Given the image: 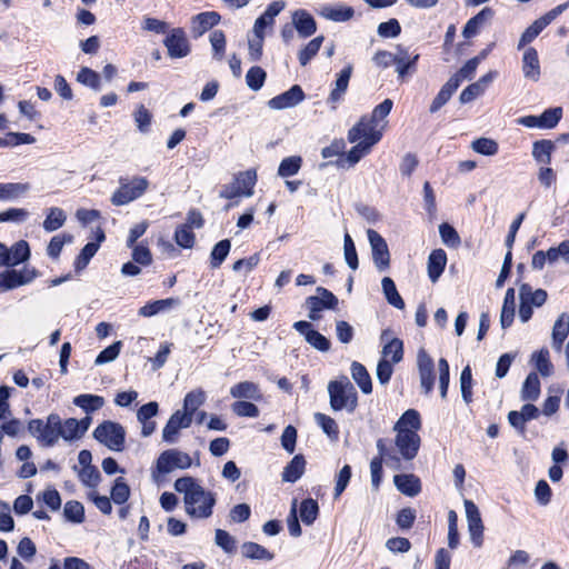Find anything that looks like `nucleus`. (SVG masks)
<instances>
[{
  "instance_id": "nucleus-56",
  "label": "nucleus",
  "mask_w": 569,
  "mask_h": 569,
  "mask_svg": "<svg viewBox=\"0 0 569 569\" xmlns=\"http://www.w3.org/2000/svg\"><path fill=\"white\" fill-rule=\"evenodd\" d=\"M209 40H210V43L212 47L213 58L218 61H221L224 57L226 42H227L223 31L222 30L212 31L209 37Z\"/></svg>"
},
{
  "instance_id": "nucleus-41",
  "label": "nucleus",
  "mask_w": 569,
  "mask_h": 569,
  "mask_svg": "<svg viewBox=\"0 0 569 569\" xmlns=\"http://www.w3.org/2000/svg\"><path fill=\"white\" fill-rule=\"evenodd\" d=\"M206 401V392L202 389H196L188 392L183 399V409L182 412L189 415L191 420L193 419V415L198 410L200 406H202Z\"/></svg>"
},
{
  "instance_id": "nucleus-38",
  "label": "nucleus",
  "mask_w": 569,
  "mask_h": 569,
  "mask_svg": "<svg viewBox=\"0 0 569 569\" xmlns=\"http://www.w3.org/2000/svg\"><path fill=\"white\" fill-rule=\"evenodd\" d=\"M66 220L67 214L61 208L51 207L47 210L42 227L47 232H53L60 229L66 223Z\"/></svg>"
},
{
  "instance_id": "nucleus-46",
  "label": "nucleus",
  "mask_w": 569,
  "mask_h": 569,
  "mask_svg": "<svg viewBox=\"0 0 569 569\" xmlns=\"http://www.w3.org/2000/svg\"><path fill=\"white\" fill-rule=\"evenodd\" d=\"M316 291L317 296H310L307 299L317 300L318 309L322 311L323 309L336 310L338 308L339 300L331 291L322 287H318Z\"/></svg>"
},
{
  "instance_id": "nucleus-59",
  "label": "nucleus",
  "mask_w": 569,
  "mask_h": 569,
  "mask_svg": "<svg viewBox=\"0 0 569 569\" xmlns=\"http://www.w3.org/2000/svg\"><path fill=\"white\" fill-rule=\"evenodd\" d=\"M77 80L86 87H89L93 90H100V76L90 68H81L77 74Z\"/></svg>"
},
{
  "instance_id": "nucleus-54",
  "label": "nucleus",
  "mask_w": 569,
  "mask_h": 569,
  "mask_svg": "<svg viewBox=\"0 0 569 569\" xmlns=\"http://www.w3.org/2000/svg\"><path fill=\"white\" fill-rule=\"evenodd\" d=\"M323 37L319 36L313 38L307 46L299 52L298 59L301 66H306L320 50L323 42Z\"/></svg>"
},
{
  "instance_id": "nucleus-33",
  "label": "nucleus",
  "mask_w": 569,
  "mask_h": 569,
  "mask_svg": "<svg viewBox=\"0 0 569 569\" xmlns=\"http://www.w3.org/2000/svg\"><path fill=\"white\" fill-rule=\"evenodd\" d=\"M569 335V315L561 313L552 328V347L560 350L563 341Z\"/></svg>"
},
{
  "instance_id": "nucleus-15",
  "label": "nucleus",
  "mask_w": 569,
  "mask_h": 569,
  "mask_svg": "<svg viewBox=\"0 0 569 569\" xmlns=\"http://www.w3.org/2000/svg\"><path fill=\"white\" fill-rule=\"evenodd\" d=\"M468 531L472 545L480 548L483 543V523L478 507L471 500H465Z\"/></svg>"
},
{
  "instance_id": "nucleus-1",
  "label": "nucleus",
  "mask_w": 569,
  "mask_h": 569,
  "mask_svg": "<svg viewBox=\"0 0 569 569\" xmlns=\"http://www.w3.org/2000/svg\"><path fill=\"white\" fill-rule=\"evenodd\" d=\"M393 102L385 99L375 107L371 114L362 116L359 121L349 130L348 140L350 142H362L372 148L377 144L387 128V117L392 109Z\"/></svg>"
},
{
  "instance_id": "nucleus-24",
  "label": "nucleus",
  "mask_w": 569,
  "mask_h": 569,
  "mask_svg": "<svg viewBox=\"0 0 569 569\" xmlns=\"http://www.w3.org/2000/svg\"><path fill=\"white\" fill-rule=\"evenodd\" d=\"M292 23L298 33L303 38L312 36L317 30L315 19L309 12H307L303 9L293 12Z\"/></svg>"
},
{
  "instance_id": "nucleus-23",
  "label": "nucleus",
  "mask_w": 569,
  "mask_h": 569,
  "mask_svg": "<svg viewBox=\"0 0 569 569\" xmlns=\"http://www.w3.org/2000/svg\"><path fill=\"white\" fill-rule=\"evenodd\" d=\"M522 72L528 80L537 82L540 79L541 69L538 52L535 48L529 47L522 56Z\"/></svg>"
},
{
  "instance_id": "nucleus-7",
  "label": "nucleus",
  "mask_w": 569,
  "mask_h": 569,
  "mask_svg": "<svg viewBox=\"0 0 569 569\" xmlns=\"http://www.w3.org/2000/svg\"><path fill=\"white\" fill-rule=\"evenodd\" d=\"M93 437L110 450L122 451L124 448L126 431L118 422L103 421L94 429Z\"/></svg>"
},
{
  "instance_id": "nucleus-48",
  "label": "nucleus",
  "mask_w": 569,
  "mask_h": 569,
  "mask_svg": "<svg viewBox=\"0 0 569 569\" xmlns=\"http://www.w3.org/2000/svg\"><path fill=\"white\" fill-rule=\"evenodd\" d=\"M241 552L246 558L256 560H272L273 553L256 542H244Z\"/></svg>"
},
{
  "instance_id": "nucleus-58",
  "label": "nucleus",
  "mask_w": 569,
  "mask_h": 569,
  "mask_svg": "<svg viewBox=\"0 0 569 569\" xmlns=\"http://www.w3.org/2000/svg\"><path fill=\"white\" fill-rule=\"evenodd\" d=\"M266 77H267V73L262 68H260L258 66L251 67L246 74L247 86L251 90L258 91L259 89L262 88Z\"/></svg>"
},
{
  "instance_id": "nucleus-2",
  "label": "nucleus",
  "mask_w": 569,
  "mask_h": 569,
  "mask_svg": "<svg viewBox=\"0 0 569 569\" xmlns=\"http://www.w3.org/2000/svg\"><path fill=\"white\" fill-rule=\"evenodd\" d=\"M174 489L183 495L186 512L197 519H207L213 512L216 496L206 490L194 478L181 477L174 481Z\"/></svg>"
},
{
  "instance_id": "nucleus-40",
  "label": "nucleus",
  "mask_w": 569,
  "mask_h": 569,
  "mask_svg": "<svg viewBox=\"0 0 569 569\" xmlns=\"http://www.w3.org/2000/svg\"><path fill=\"white\" fill-rule=\"evenodd\" d=\"M458 89L457 79H449L440 89L432 103L430 104V112H437L442 106H445L453 92Z\"/></svg>"
},
{
  "instance_id": "nucleus-57",
  "label": "nucleus",
  "mask_w": 569,
  "mask_h": 569,
  "mask_svg": "<svg viewBox=\"0 0 569 569\" xmlns=\"http://www.w3.org/2000/svg\"><path fill=\"white\" fill-rule=\"evenodd\" d=\"M472 372L469 366L465 367L460 375V389L463 401L469 405L472 401Z\"/></svg>"
},
{
  "instance_id": "nucleus-43",
  "label": "nucleus",
  "mask_w": 569,
  "mask_h": 569,
  "mask_svg": "<svg viewBox=\"0 0 569 569\" xmlns=\"http://www.w3.org/2000/svg\"><path fill=\"white\" fill-rule=\"evenodd\" d=\"M555 143L551 140L536 141L532 146V157L540 163L549 164Z\"/></svg>"
},
{
  "instance_id": "nucleus-19",
  "label": "nucleus",
  "mask_w": 569,
  "mask_h": 569,
  "mask_svg": "<svg viewBox=\"0 0 569 569\" xmlns=\"http://www.w3.org/2000/svg\"><path fill=\"white\" fill-rule=\"evenodd\" d=\"M417 366L421 388L423 389L425 393L428 395L432 391L435 386V365L431 357L423 349H420L418 352Z\"/></svg>"
},
{
  "instance_id": "nucleus-61",
  "label": "nucleus",
  "mask_w": 569,
  "mask_h": 569,
  "mask_svg": "<svg viewBox=\"0 0 569 569\" xmlns=\"http://www.w3.org/2000/svg\"><path fill=\"white\" fill-rule=\"evenodd\" d=\"M73 241L72 234H58L51 238L48 247L47 253L49 257L56 259L60 256L61 250L66 243H71Z\"/></svg>"
},
{
  "instance_id": "nucleus-11",
  "label": "nucleus",
  "mask_w": 569,
  "mask_h": 569,
  "mask_svg": "<svg viewBox=\"0 0 569 569\" xmlns=\"http://www.w3.org/2000/svg\"><path fill=\"white\" fill-rule=\"evenodd\" d=\"M38 277L34 268L7 269L0 272V291H9L32 282Z\"/></svg>"
},
{
  "instance_id": "nucleus-64",
  "label": "nucleus",
  "mask_w": 569,
  "mask_h": 569,
  "mask_svg": "<svg viewBox=\"0 0 569 569\" xmlns=\"http://www.w3.org/2000/svg\"><path fill=\"white\" fill-rule=\"evenodd\" d=\"M99 243L88 242L76 258L74 268L76 270H82L87 267L91 258L97 253Z\"/></svg>"
},
{
  "instance_id": "nucleus-27",
  "label": "nucleus",
  "mask_w": 569,
  "mask_h": 569,
  "mask_svg": "<svg viewBox=\"0 0 569 569\" xmlns=\"http://www.w3.org/2000/svg\"><path fill=\"white\" fill-rule=\"evenodd\" d=\"M353 9L351 7L345 4L337 6H323L319 9V14L325 19L336 21V22H345L350 20L353 17Z\"/></svg>"
},
{
  "instance_id": "nucleus-4",
  "label": "nucleus",
  "mask_w": 569,
  "mask_h": 569,
  "mask_svg": "<svg viewBox=\"0 0 569 569\" xmlns=\"http://www.w3.org/2000/svg\"><path fill=\"white\" fill-rule=\"evenodd\" d=\"M330 407L333 411L346 410L352 413L358 406V395L348 377L341 376L328 383Z\"/></svg>"
},
{
  "instance_id": "nucleus-16",
  "label": "nucleus",
  "mask_w": 569,
  "mask_h": 569,
  "mask_svg": "<svg viewBox=\"0 0 569 569\" xmlns=\"http://www.w3.org/2000/svg\"><path fill=\"white\" fill-rule=\"evenodd\" d=\"M419 53L410 52L408 48L397 46L393 64L396 66V72L400 79H405L407 76L412 74L416 71V66L419 60Z\"/></svg>"
},
{
  "instance_id": "nucleus-53",
  "label": "nucleus",
  "mask_w": 569,
  "mask_h": 569,
  "mask_svg": "<svg viewBox=\"0 0 569 569\" xmlns=\"http://www.w3.org/2000/svg\"><path fill=\"white\" fill-rule=\"evenodd\" d=\"M231 242L223 239L214 244L210 253V264L212 268H219L229 254Z\"/></svg>"
},
{
  "instance_id": "nucleus-22",
  "label": "nucleus",
  "mask_w": 569,
  "mask_h": 569,
  "mask_svg": "<svg viewBox=\"0 0 569 569\" xmlns=\"http://www.w3.org/2000/svg\"><path fill=\"white\" fill-rule=\"evenodd\" d=\"M305 99V92L300 86L295 84L268 101V107L273 110H282L299 104Z\"/></svg>"
},
{
  "instance_id": "nucleus-44",
  "label": "nucleus",
  "mask_w": 569,
  "mask_h": 569,
  "mask_svg": "<svg viewBox=\"0 0 569 569\" xmlns=\"http://www.w3.org/2000/svg\"><path fill=\"white\" fill-rule=\"evenodd\" d=\"M531 361L536 369L542 377H549L553 372V366L550 362L549 351L547 349H540L531 356Z\"/></svg>"
},
{
  "instance_id": "nucleus-6",
  "label": "nucleus",
  "mask_w": 569,
  "mask_h": 569,
  "mask_svg": "<svg viewBox=\"0 0 569 569\" xmlns=\"http://www.w3.org/2000/svg\"><path fill=\"white\" fill-rule=\"evenodd\" d=\"M28 431L42 447H53L60 439L59 415L50 413L46 420L31 419L28 422Z\"/></svg>"
},
{
  "instance_id": "nucleus-8",
  "label": "nucleus",
  "mask_w": 569,
  "mask_h": 569,
  "mask_svg": "<svg viewBox=\"0 0 569 569\" xmlns=\"http://www.w3.org/2000/svg\"><path fill=\"white\" fill-rule=\"evenodd\" d=\"M378 457L373 458L370 462L371 483L375 489H378L382 480V462L392 469H400L401 460L391 450L386 447L383 439L377 441Z\"/></svg>"
},
{
  "instance_id": "nucleus-32",
  "label": "nucleus",
  "mask_w": 569,
  "mask_h": 569,
  "mask_svg": "<svg viewBox=\"0 0 569 569\" xmlns=\"http://www.w3.org/2000/svg\"><path fill=\"white\" fill-rule=\"evenodd\" d=\"M104 398L98 395L83 393L73 398V405L81 408L87 416L104 406Z\"/></svg>"
},
{
  "instance_id": "nucleus-25",
  "label": "nucleus",
  "mask_w": 569,
  "mask_h": 569,
  "mask_svg": "<svg viewBox=\"0 0 569 569\" xmlns=\"http://www.w3.org/2000/svg\"><path fill=\"white\" fill-rule=\"evenodd\" d=\"M447 264V253L442 249H435L428 257V277L431 282H437Z\"/></svg>"
},
{
  "instance_id": "nucleus-21",
  "label": "nucleus",
  "mask_w": 569,
  "mask_h": 569,
  "mask_svg": "<svg viewBox=\"0 0 569 569\" xmlns=\"http://www.w3.org/2000/svg\"><path fill=\"white\" fill-rule=\"evenodd\" d=\"M221 16L216 11H204L190 19V31L193 38L202 37L208 30L219 24Z\"/></svg>"
},
{
  "instance_id": "nucleus-17",
  "label": "nucleus",
  "mask_w": 569,
  "mask_h": 569,
  "mask_svg": "<svg viewBox=\"0 0 569 569\" xmlns=\"http://www.w3.org/2000/svg\"><path fill=\"white\" fill-rule=\"evenodd\" d=\"M191 423L192 420L189 415H186L182 410H177L171 415L162 430V440L167 443H176L179 431L189 428Z\"/></svg>"
},
{
  "instance_id": "nucleus-42",
  "label": "nucleus",
  "mask_w": 569,
  "mask_h": 569,
  "mask_svg": "<svg viewBox=\"0 0 569 569\" xmlns=\"http://www.w3.org/2000/svg\"><path fill=\"white\" fill-rule=\"evenodd\" d=\"M515 318V289L509 288L506 291L503 305L500 315V323L503 329L511 326Z\"/></svg>"
},
{
  "instance_id": "nucleus-10",
  "label": "nucleus",
  "mask_w": 569,
  "mask_h": 569,
  "mask_svg": "<svg viewBox=\"0 0 569 569\" xmlns=\"http://www.w3.org/2000/svg\"><path fill=\"white\" fill-rule=\"evenodd\" d=\"M149 181L144 177H134L128 182L120 181V187L112 194L111 202L114 206H124L140 198L148 189Z\"/></svg>"
},
{
  "instance_id": "nucleus-51",
  "label": "nucleus",
  "mask_w": 569,
  "mask_h": 569,
  "mask_svg": "<svg viewBox=\"0 0 569 569\" xmlns=\"http://www.w3.org/2000/svg\"><path fill=\"white\" fill-rule=\"evenodd\" d=\"M569 8V0L565 3H561L550 11H548L546 14L537 19L531 27L540 33L549 23H551L558 16H560L562 12H565Z\"/></svg>"
},
{
  "instance_id": "nucleus-18",
  "label": "nucleus",
  "mask_w": 569,
  "mask_h": 569,
  "mask_svg": "<svg viewBox=\"0 0 569 569\" xmlns=\"http://www.w3.org/2000/svg\"><path fill=\"white\" fill-rule=\"evenodd\" d=\"M353 71L351 63L347 64L339 73L333 83V88L327 98V104L330 106L331 110H336L338 103L343 99L349 86V81Z\"/></svg>"
},
{
  "instance_id": "nucleus-5",
  "label": "nucleus",
  "mask_w": 569,
  "mask_h": 569,
  "mask_svg": "<svg viewBox=\"0 0 569 569\" xmlns=\"http://www.w3.org/2000/svg\"><path fill=\"white\" fill-rule=\"evenodd\" d=\"M191 457L178 449H168L160 453L151 470L153 482L160 483L163 477L176 469H187L191 466Z\"/></svg>"
},
{
  "instance_id": "nucleus-12",
  "label": "nucleus",
  "mask_w": 569,
  "mask_h": 569,
  "mask_svg": "<svg viewBox=\"0 0 569 569\" xmlns=\"http://www.w3.org/2000/svg\"><path fill=\"white\" fill-rule=\"evenodd\" d=\"M91 422L92 418L90 416H86L80 420L76 418L62 420L59 416V437L67 442L80 440L90 428Z\"/></svg>"
},
{
  "instance_id": "nucleus-52",
  "label": "nucleus",
  "mask_w": 569,
  "mask_h": 569,
  "mask_svg": "<svg viewBox=\"0 0 569 569\" xmlns=\"http://www.w3.org/2000/svg\"><path fill=\"white\" fill-rule=\"evenodd\" d=\"M403 357V343L400 339L393 338L382 348V359H391L392 363H398Z\"/></svg>"
},
{
  "instance_id": "nucleus-26",
  "label": "nucleus",
  "mask_w": 569,
  "mask_h": 569,
  "mask_svg": "<svg viewBox=\"0 0 569 569\" xmlns=\"http://www.w3.org/2000/svg\"><path fill=\"white\" fill-rule=\"evenodd\" d=\"M393 482L397 489L408 496L416 497L421 491V483L417 476L410 475H396Z\"/></svg>"
},
{
  "instance_id": "nucleus-29",
  "label": "nucleus",
  "mask_w": 569,
  "mask_h": 569,
  "mask_svg": "<svg viewBox=\"0 0 569 569\" xmlns=\"http://www.w3.org/2000/svg\"><path fill=\"white\" fill-rule=\"evenodd\" d=\"M179 305V300L176 298H167L161 300H154L146 303L138 311L141 317H152L160 312L168 311Z\"/></svg>"
},
{
  "instance_id": "nucleus-37",
  "label": "nucleus",
  "mask_w": 569,
  "mask_h": 569,
  "mask_svg": "<svg viewBox=\"0 0 569 569\" xmlns=\"http://www.w3.org/2000/svg\"><path fill=\"white\" fill-rule=\"evenodd\" d=\"M306 460L303 456L297 455L284 467L282 472V480L287 482H296L305 472Z\"/></svg>"
},
{
  "instance_id": "nucleus-35",
  "label": "nucleus",
  "mask_w": 569,
  "mask_h": 569,
  "mask_svg": "<svg viewBox=\"0 0 569 569\" xmlns=\"http://www.w3.org/2000/svg\"><path fill=\"white\" fill-rule=\"evenodd\" d=\"M7 256L9 267H14L19 263L26 262L30 258V248L28 242L20 240L11 248H7Z\"/></svg>"
},
{
  "instance_id": "nucleus-49",
  "label": "nucleus",
  "mask_w": 569,
  "mask_h": 569,
  "mask_svg": "<svg viewBox=\"0 0 569 569\" xmlns=\"http://www.w3.org/2000/svg\"><path fill=\"white\" fill-rule=\"evenodd\" d=\"M302 166V158L300 156H291L281 160L278 168V176L281 178H289L299 172Z\"/></svg>"
},
{
  "instance_id": "nucleus-14",
  "label": "nucleus",
  "mask_w": 569,
  "mask_h": 569,
  "mask_svg": "<svg viewBox=\"0 0 569 569\" xmlns=\"http://www.w3.org/2000/svg\"><path fill=\"white\" fill-rule=\"evenodd\" d=\"M367 236L376 268L379 271L387 270L390 266V253L386 240L373 229H369Z\"/></svg>"
},
{
  "instance_id": "nucleus-20",
  "label": "nucleus",
  "mask_w": 569,
  "mask_h": 569,
  "mask_svg": "<svg viewBox=\"0 0 569 569\" xmlns=\"http://www.w3.org/2000/svg\"><path fill=\"white\" fill-rule=\"evenodd\" d=\"M293 328L305 337L306 341L315 349L327 352L330 349V341L320 332L312 328L308 321L300 320L293 323Z\"/></svg>"
},
{
  "instance_id": "nucleus-28",
  "label": "nucleus",
  "mask_w": 569,
  "mask_h": 569,
  "mask_svg": "<svg viewBox=\"0 0 569 569\" xmlns=\"http://www.w3.org/2000/svg\"><path fill=\"white\" fill-rule=\"evenodd\" d=\"M519 298L531 307L539 308L547 301L548 293L543 289H533L530 284L522 283L519 288Z\"/></svg>"
},
{
  "instance_id": "nucleus-31",
  "label": "nucleus",
  "mask_w": 569,
  "mask_h": 569,
  "mask_svg": "<svg viewBox=\"0 0 569 569\" xmlns=\"http://www.w3.org/2000/svg\"><path fill=\"white\" fill-rule=\"evenodd\" d=\"M492 14L493 12L490 8H483L475 17L468 20L462 30V36L467 39L475 37Z\"/></svg>"
},
{
  "instance_id": "nucleus-9",
  "label": "nucleus",
  "mask_w": 569,
  "mask_h": 569,
  "mask_svg": "<svg viewBox=\"0 0 569 569\" xmlns=\"http://www.w3.org/2000/svg\"><path fill=\"white\" fill-rule=\"evenodd\" d=\"M256 182V170L250 169L243 172H239L231 183L222 187L220 197L226 199H233L237 197H251L253 194Z\"/></svg>"
},
{
  "instance_id": "nucleus-30",
  "label": "nucleus",
  "mask_w": 569,
  "mask_h": 569,
  "mask_svg": "<svg viewBox=\"0 0 569 569\" xmlns=\"http://www.w3.org/2000/svg\"><path fill=\"white\" fill-rule=\"evenodd\" d=\"M350 373H351V377L355 380V382L358 385V387L365 395L371 393V391H372L371 377L362 363H360L358 361H353L350 367Z\"/></svg>"
},
{
  "instance_id": "nucleus-47",
  "label": "nucleus",
  "mask_w": 569,
  "mask_h": 569,
  "mask_svg": "<svg viewBox=\"0 0 569 569\" xmlns=\"http://www.w3.org/2000/svg\"><path fill=\"white\" fill-rule=\"evenodd\" d=\"M381 286L387 301L398 309H403L405 302L399 295L393 280L389 277H385L381 281Z\"/></svg>"
},
{
  "instance_id": "nucleus-45",
  "label": "nucleus",
  "mask_w": 569,
  "mask_h": 569,
  "mask_svg": "<svg viewBox=\"0 0 569 569\" xmlns=\"http://www.w3.org/2000/svg\"><path fill=\"white\" fill-rule=\"evenodd\" d=\"M316 423L322 429V431L332 441H337L339 438V428L336 420L325 413L317 412L313 416Z\"/></svg>"
},
{
  "instance_id": "nucleus-3",
  "label": "nucleus",
  "mask_w": 569,
  "mask_h": 569,
  "mask_svg": "<svg viewBox=\"0 0 569 569\" xmlns=\"http://www.w3.org/2000/svg\"><path fill=\"white\" fill-rule=\"evenodd\" d=\"M421 428L420 415L415 409H408L396 422L395 445L405 460H412L420 447L418 430Z\"/></svg>"
},
{
  "instance_id": "nucleus-63",
  "label": "nucleus",
  "mask_w": 569,
  "mask_h": 569,
  "mask_svg": "<svg viewBox=\"0 0 569 569\" xmlns=\"http://www.w3.org/2000/svg\"><path fill=\"white\" fill-rule=\"evenodd\" d=\"M546 252L550 264L556 263L559 259L569 263V240L561 241L558 247H551Z\"/></svg>"
},
{
  "instance_id": "nucleus-39",
  "label": "nucleus",
  "mask_w": 569,
  "mask_h": 569,
  "mask_svg": "<svg viewBox=\"0 0 569 569\" xmlns=\"http://www.w3.org/2000/svg\"><path fill=\"white\" fill-rule=\"evenodd\" d=\"M30 190L28 182L0 183V200H14L24 196Z\"/></svg>"
},
{
  "instance_id": "nucleus-55",
  "label": "nucleus",
  "mask_w": 569,
  "mask_h": 569,
  "mask_svg": "<svg viewBox=\"0 0 569 569\" xmlns=\"http://www.w3.org/2000/svg\"><path fill=\"white\" fill-rule=\"evenodd\" d=\"M129 497L130 488L126 480L122 477L117 478L111 488V499L114 503L122 505L129 499Z\"/></svg>"
},
{
  "instance_id": "nucleus-62",
  "label": "nucleus",
  "mask_w": 569,
  "mask_h": 569,
  "mask_svg": "<svg viewBox=\"0 0 569 569\" xmlns=\"http://www.w3.org/2000/svg\"><path fill=\"white\" fill-rule=\"evenodd\" d=\"M63 515L71 522L81 523L84 519V508L80 502L71 500L64 505Z\"/></svg>"
},
{
  "instance_id": "nucleus-34",
  "label": "nucleus",
  "mask_w": 569,
  "mask_h": 569,
  "mask_svg": "<svg viewBox=\"0 0 569 569\" xmlns=\"http://www.w3.org/2000/svg\"><path fill=\"white\" fill-rule=\"evenodd\" d=\"M541 385L536 372H530L522 383L520 397L523 401H535L539 398Z\"/></svg>"
},
{
  "instance_id": "nucleus-50",
  "label": "nucleus",
  "mask_w": 569,
  "mask_h": 569,
  "mask_svg": "<svg viewBox=\"0 0 569 569\" xmlns=\"http://www.w3.org/2000/svg\"><path fill=\"white\" fill-rule=\"evenodd\" d=\"M299 512H300L301 521L305 525H307V526L312 525L316 521L318 513H319L318 502L311 498L302 500L300 503Z\"/></svg>"
},
{
  "instance_id": "nucleus-13",
  "label": "nucleus",
  "mask_w": 569,
  "mask_h": 569,
  "mask_svg": "<svg viewBox=\"0 0 569 569\" xmlns=\"http://www.w3.org/2000/svg\"><path fill=\"white\" fill-rule=\"evenodd\" d=\"M163 44L167 48L168 56L172 59L184 58L191 51L189 40L182 28L171 29L163 40Z\"/></svg>"
},
{
  "instance_id": "nucleus-60",
  "label": "nucleus",
  "mask_w": 569,
  "mask_h": 569,
  "mask_svg": "<svg viewBox=\"0 0 569 569\" xmlns=\"http://www.w3.org/2000/svg\"><path fill=\"white\" fill-rule=\"evenodd\" d=\"M471 148L477 153L483 156H495L498 153L499 146L497 141L489 138H479L471 143Z\"/></svg>"
},
{
  "instance_id": "nucleus-36",
  "label": "nucleus",
  "mask_w": 569,
  "mask_h": 569,
  "mask_svg": "<svg viewBox=\"0 0 569 569\" xmlns=\"http://www.w3.org/2000/svg\"><path fill=\"white\" fill-rule=\"evenodd\" d=\"M230 395L233 398L250 400H260L262 397L259 387L251 381H243L234 385L230 389Z\"/></svg>"
}]
</instances>
